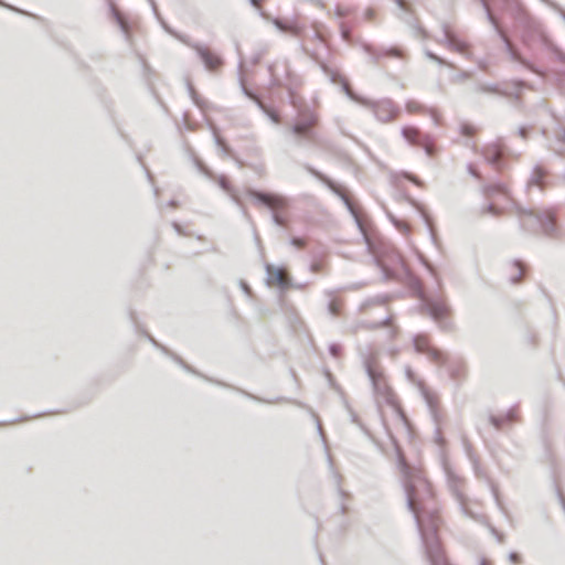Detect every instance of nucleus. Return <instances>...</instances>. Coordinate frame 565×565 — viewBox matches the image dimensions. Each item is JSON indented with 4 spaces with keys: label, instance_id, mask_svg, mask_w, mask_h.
<instances>
[{
    "label": "nucleus",
    "instance_id": "b1692460",
    "mask_svg": "<svg viewBox=\"0 0 565 565\" xmlns=\"http://www.w3.org/2000/svg\"><path fill=\"white\" fill-rule=\"evenodd\" d=\"M473 90L480 94H493L499 96H508V93L502 90L498 84L494 83H478L475 85Z\"/></svg>",
    "mask_w": 565,
    "mask_h": 565
},
{
    "label": "nucleus",
    "instance_id": "9b49d317",
    "mask_svg": "<svg viewBox=\"0 0 565 565\" xmlns=\"http://www.w3.org/2000/svg\"><path fill=\"white\" fill-rule=\"evenodd\" d=\"M358 103L361 105H364L366 107H370L373 110L374 116L380 121H383V122H387V121L395 119V117L397 116V113H398L394 108V105H393L392 100H390V99L372 102V100H367L362 97V102H358Z\"/></svg>",
    "mask_w": 565,
    "mask_h": 565
},
{
    "label": "nucleus",
    "instance_id": "412c9836",
    "mask_svg": "<svg viewBox=\"0 0 565 565\" xmlns=\"http://www.w3.org/2000/svg\"><path fill=\"white\" fill-rule=\"evenodd\" d=\"M236 51H237V54L239 55V62H238V65H237V72H238V79H239V84H241V90L242 93L256 102V104L258 105L259 108H264L263 107V104L256 98V95L250 90L248 89L245 85H244V82H243V78H242V71H243V66H244V62L241 57V50H239V45L236 44Z\"/></svg>",
    "mask_w": 565,
    "mask_h": 565
},
{
    "label": "nucleus",
    "instance_id": "a211bd4d",
    "mask_svg": "<svg viewBox=\"0 0 565 565\" xmlns=\"http://www.w3.org/2000/svg\"><path fill=\"white\" fill-rule=\"evenodd\" d=\"M510 2L504 8L505 11H508L513 19L515 20L516 24H520L522 20H526L531 17V14L526 11L524 6L520 0H509Z\"/></svg>",
    "mask_w": 565,
    "mask_h": 565
},
{
    "label": "nucleus",
    "instance_id": "9d476101",
    "mask_svg": "<svg viewBox=\"0 0 565 565\" xmlns=\"http://www.w3.org/2000/svg\"><path fill=\"white\" fill-rule=\"evenodd\" d=\"M303 168L306 169V171H308L312 177L317 178L319 181H321L323 184H326L328 186V189H330L344 204V206L347 207V210L350 212V214L355 218L356 221V224L359 227H361V224H360V221L358 218V215H356V212L353 207V205L351 204L350 200L347 198L345 194H343L340 189L338 188V185L335 184V182L333 180H331L329 177H327L326 174H323L322 172L318 171L317 169H315L312 166L308 164V163H305L303 164Z\"/></svg>",
    "mask_w": 565,
    "mask_h": 565
},
{
    "label": "nucleus",
    "instance_id": "8fccbe9b",
    "mask_svg": "<svg viewBox=\"0 0 565 565\" xmlns=\"http://www.w3.org/2000/svg\"><path fill=\"white\" fill-rule=\"evenodd\" d=\"M467 171L470 175H472L473 178H477V179H480V174L479 172L473 168L472 164H467Z\"/></svg>",
    "mask_w": 565,
    "mask_h": 565
},
{
    "label": "nucleus",
    "instance_id": "f704fd0d",
    "mask_svg": "<svg viewBox=\"0 0 565 565\" xmlns=\"http://www.w3.org/2000/svg\"><path fill=\"white\" fill-rule=\"evenodd\" d=\"M151 1V4H152V9H153V12L154 14L158 17V19L160 20V23L162 25V28L164 29L166 32H168L169 34L173 35L174 38H177L179 40V36H183L182 34H179L177 33L174 30H172L160 17H159V13L157 11V8H156V4L153 2V0H150Z\"/></svg>",
    "mask_w": 565,
    "mask_h": 565
},
{
    "label": "nucleus",
    "instance_id": "0eeeda50",
    "mask_svg": "<svg viewBox=\"0 0 565 565\" xmlns=\"http://www.w3.org/2000/svg\"><path fill=\"white\" fill-rule=\"evenodd\" d=\"M247 195L252 198L256 203L264 205L270 210H281L287 206V200L284 196L275 193L248 189ZM271 222L276 226L284 225V218L280 215H278L275 211L271 212Z\"/></svg>",
    "mask_w": 565,
    "mask_h": 565
},
{
    "label": "nucleus",
    "instance_id": "e433bc0d",
    "mask_svg": "<svg viewBox=\"0 0 565 565\" xmlns=\"http://www.w3.org/2000/svg\"><path fill=\"white\" fill-rule=\"evenodd\" d=\"M339 30H340L341 38L345 42H350L352 29L350 26H348L344 22H340Z\"/></svg>",
    "mask_w": 565,
    "mask_h": 565
},
{
    "label": "nucleus",
    "instance_id": "7c9ffc66",
    "mask_svg": "<svg viewBox=\"0 0 565 565\" xmlns=\"http://www.w3.org/2000/svg\"><path fill=\"white\" fill-rule=\"evenodd\" d=\"M216 182L218 184V186L224 190L226 193H228L232 198V200L236 203V204H239V200L236 198V195L233 193V188L230 183V181L227 180V178L225 175H218L216 178Z\"/></svg>",
    "mask_w": 565,
    "mask_h": 565
},
{
    "label": "nucleus",
    "instance_id": "3c124183",
    "mask_svg": "<svg viewBox=\"0 0 565 565\" xmlns=\"http://www.w3.org/2000/svg\"><path fill=\"white\" fill-rule=\"evenodd\" d=\"M435 441L439 445H443L445 443L439 428H436L435 430Z\"/></svg>",
    "mask_w": 565,
    "mask_h": 565
},
{
    "label": "nucleus",
    "instance_id": "423d86ee",
    "mask_svg": "<svg viewBox=\"0 0 565 565\" xmlns=\"http://www.w3.org/2000/svg\"><path fill=\"white\" fill-rule=\"evenodd\" d=\"M479 1L484 10L487 20L492 25L497 35L502 41V43L504 45V51L509 55L510 60L523 65L524 67H526L527 70H530L532 72H535L534 66L521 55V53L511 44L507 34L500 29L495 17L491 13V11L489 9L488 2L486 0H479Z\"/></svg>",
    "mask_w": 565,
    "mask_h": 565
},
{
    "label": "nucleus",
    "instance_id": "f3484780",
    "mask_svg": "<svg viewBox=\"0 0 565 565\" xmlns=\"http://www.w3.org/2000/svg\"><path fill=\"white\" fill-rule=\"evenodd\" d=\"M393 2L397 6L399 10L404 12L398 18L407 23L411 28H413L417 33H420L424 38L427 36V32L423 29L418 23L412 20L408 14L412 13L411 6L406 2V0H393Z\"/></svg>",
    "mask_w": 565,
    "mask_h": 565
},
{
    "label": "nucleus",
    "instance_id": "f03ea898",
    "mask_svg": "<svg viewBox=\"0 0 565 565\" xmlns=\"http://www.w3.org/2000/svg\"><path fill=\"white\" fill-rule=\"evenodd\" d=\"M365 243L369 253L372 255L373 263L382 271L383 280L395 278L394 270L390 268L385 259L391 264H399L406 270L409 287L422 301L420 311L427 313L436 322H439L447 315L448 307L441 301L426 297L420 280L405 268L402 257L395 252L393 246L383 241L373 242L367 237H365Z\"/></svg>",
    "mask_w": 565,
    "mask_h": 565
},
{
    "label": "nucleus",
    "instance_id": "de8ad7c7",
    "mask_svg": "<svg viewBox=\"0 0 565 565\" xmlns=\"http://www.w3.org/2000/svg\"><path fill=\"white\" fill-rule=\"evenodd\" d=\"M405 375L409 382L415 383V374H414L412 367L408 365L405 366Z\"/></svg>",
    "mask_w": 565,
    "mask_h": 565
},
{
    "label": "nucleus",
    "instance_id": "79ce46f5",
    "mask_svg": "<svg viewBox=\"0 0 565 565\" xmlns=\"http://www.w3.org/2000/svg\"><path fill=\"white\" fill-rule=\"evenodd\" d=\"M328 350L333 358H339L341 354V345L339 343H330Z\"/></svg>",
    "mask_w": 565,
    "mask_h": 565
},
{
    "label": "nucleus",
    "instance_id": "a19ab883",
    "mask_svg": "<svg viewBox=\"0 0 565 565\" xmlns=\"http://www.w3.org/2000/svg\"><path fill=\"white\" fill-rule=\"evenodd\" d=\"M362 47H363V50H364L366 53H369V54L371 55V60H372V62H373V63H377V61H379V60H380V57H381V54H377V53L373 52V50H372L371 45H369V44H366V43H364V44L362 45Z\"/></svg>",
    "mask_w": 565,
    "mask_h": 565
},
{
    "label": "nucleus",
    "instance_id": "1a4fd4ad",
    "mask_svg": "<svg viewBox=\"0 0 565 565\" xmlns=\"http://www.w3.org/2000/svg\"><path fill=\"white\" fill-rule=\"evenodd\" d=\"M317 122V117L313 113L306 110L300 114V118L291 127V132L307 142L316 143L317 134L313 130V126Z\"/></svg>",
    "mask_w": 565,
    "mask_h": 565
},
{
    "label": "nucleus",
    "instance_id": "2eb2a0df",
    "mask_svg": "<svg viewBox=\"0 0 565 565\" xmlns=\"http://www.w3.org/2000/svg\"><path fill=\"white\" fill-rule=\"evenodd\" d=\"M322 70L330 77V81L333 84H340L341 85V88H342L343 93L351 100L362 102V97L352 92V89L350 88L349 83L347 82V79L344 77H342L337 72H333L332 70H330L327 65H322Z\"/></svg>",
    "mask_w": 565,
    "mask_h": 565
},
{
    "label": "nucleus",
    "instance_id": "cd10ccee",
    "mask_svg": "<svg viewBox=\"0 0 565 565\" xmlns=\"http://www.w3.org/2000/svg\"><path fill=\"white\" fill-rule=\"evenodd\" d=\"M545 175H546L545 169H543L540 164H536L533 168L532 173L527 180V186H533V185L542 186V182H543V179Z\"/></svg>",
    "mask_w": 565,
    "mask_h": 565
},
{
    "label": "nucleus",
    "instance_id": "6e6552de",
    "mask_svg": "<svg viewBox=\"0 0 565 565\" xmlns=\"http://www.w3.org/2000/svg\"><path fill=\"white\" fill-rule=\"evenodd\" d=\"M179 41L195 51L209 72H213L224 64V60L220 55L210 51L205 45L191 41L189 36H179Z\"/></svg>",
    "mask_w": 565,
    "mask_h": 565
},
{
    "label": "nucleus",
    "instance_id": "4468645a",
    "mask_svg": "<svg viewBox=\"0 0 565 565\" xmlns=\"http://www.w3.org/2000/svg\"><path fill=\"white\" fill-rule=\"evenodd\" d=\"M267 285H276L281 291L292 287L291 279L282 276L281 269L270 264L265 265Z\"/></svg>",
    "mask_w": 565,
    "mask_h": 565
},
{
    "label": "nucleus",
    "instance_id": "58836bf2",
    "mask_svg": "<svg viewBox=\"0 0 565 565\" xmlns=\"http://www.w3.org/2000/svg\"><path fill=\"white\" fill-rule=\"evenodd\" d=\"M328 313L332 317H338L340 315V306L337 301L331 300L327 306Z\"/></svg>",
    "mask_w": 565,
    "mask_h": 565
},
{
    "label": "nucleus",
    "instance_id": "c85d7f7f",
    "mask_svg": "<svg viewBox=\"0 0 565 565\" xmlns=\"http://www.w3.org/2000/svg\"><path fill=\"white\" fill-rule=\"evenodd\" d=\"M514 417V413L512 409L508 411L504 416H494V415H490L489 416V422L490 424L495 428V429H501L502 425L504 424V422L507 420H512Z\"/></svg>",
    "mask_w": 565,
    "mask_h": 565
},
{
    "label": "nucleus",
    "instance_id": "5fc2aeb1",
    "mask_svg": "<svg viewBox=\"0 0 565 565\" xmlns=\"http://www.w3.org/2000/svg\"><path fill=\"white\" fill-rule=\"evenodd\" d=\"M348 13H349V11L343 10V9H342V8H340V7H337V8L334 9V14H335V17H338V18L344 17V15H347Z\"/></svg>",
    "mask_w": 565,
    "mask_h": 565
},
{
    "label": "nucleus",
    "instance_id": "bf43d9fd",
    "mask_svg": "<svg viewBox=\"0 0 565 565\" xmlns=\"http://www.w3.org/2000/svg\"><path fill=\"white\" fill-rule=\"evenodd\" d=\"M557 497H558L559 503L562 504L563 510L565 512V498H564V495L561 493V491L558 489H557Z\"/></svg>",
    "mask_w": 565,
    "mask_h": 565
},
{
    "label": "nucleus",
    "instance_id": "aec40b11",
    "mask_svg": "<svg viewBox=\"0 0 565 565\" xmlns=\"http://www.w3.org/2000/svg\"><path fill=\"white\" fill-rule=\"evenodd\" d=\"M186 154H188V158L189 160L193 163L194 168L203 175H205L206 178L213 180L214 179V174L213 172L204 164V162L202 160H200L194 151L190 148V147H186Z\"/></svg>",
    "mask_w": 565,
    "mask_h": 565
},
{
    "label": "nucleus",
    "instance_id": "f8f14e48",
    "mask_svg": "<svg viewBox=\"0 0 565 565\" xmlns=\"http://www.w3.org/2000/svg\"><path fill=\"white\" fill-rule=\"evenodd\" d=\"M401 135L411 146H422L428 157L434 154V148L428 136L423 135L418 128L405 126L401 129Z\"/></svg>",
    "mask_w": 565,
    "mask_h": 565
},
{
    "label": "nucleus",
    "instance_id": "e2e57ef3",
    "mask_svg": "<svg viewBox=\"0 0 565 565\" xmlns=\"http://www.w3.org/2000/svg\"><path fill=\"white\" fill-rule=\"evenodd\" d=\"M364 17L366 19H373L374 17V11L372 9H366L365 12H364Z\"/></svg>",
    "mask_w": 565,
    "mask_h": 565
},
{
    "label": "nucleus",
    "instance_id": "dca6fc26",
    "mask_svg": "<svg viewBox=\"0 0 565 565\" xmlns=\"http://www.w3.org/2000/svg\"><path fill=\"white\" fill-rule=\"evenodd\" d=\"M481 153L484 158V160L494 167L495 169H501L502 166V154L503 149L499 145L490 143L487 145L482 150Z\"/></svg>",
    "mask_w": 565,
    "mask_h": 565
},
{
    "label": "nucleus",
    "instance_id": "052dcab7",
    "mask_svg": "<svg viewBox=\"0 0 565 565\" xmlns=\"http://www.w3.org/2000/svg\"><path fill=\"white\" fill-rule=\"evenodd\" d=\"M317 430H318V434L320 435V437L322 439V443H326V438H324L323 433H322L321 424L319 422H317Z\"/></svg>",
    "mask_w": 565,
    "mask_h": 565
},
{
    "label": "nucleus",
    "instance_id": "6e6d98bb",
    "mask_svg": "<svg viewBox=\"0 0 565 565\" xmlns=\"http://www.w3.org/2000/svg\"><path fill=\"white\" fill-rule=\"evenodd\" d=\"M467 78H469V73L461 72V73L457 74L454 79L459 82V81H466Z\"/></svg>",
    "mask_w": 565,
    "mask_h": 565
},
{
    "label": "nucleus",
    "instance_id": "5701e85b",
    "mask_svg": "<svg viewBox=\"0 0 565 565\" xmlns=\"http://www.w3.org/2000/svg\"><path fill=\"white\" fill-rule=\"evenodd\" d=\"M448 481H449L450 491L455 495V498L458 500V502L460 503V508H461L463 514L475 519V514L471 511L467 510L463 505V498H462V494L459 491L458 484H457L459 482V480L457 478L448 475Z\"/></svg>",
    "mask_w": 565,
    "mask_h": 565
},
{
    "label": "nucleus",
    "instance_id": "2f4dec72",
    "mask_svg": "<svg viewBox=\"0 0 565 565\" xmlns=\"http://www.w3.org/2000/svg\"><path fill=\"white\" fill-rule=\"evenodd\" d=\"M273 85H275V86H284L288 90V93H289L290 103L295 107L298 106V100H297V97H296V93H295V88H294V83L281 84L278 79L273 78Z\"/></svg>",
    "mask_w": 565,
    "mask_h": 565
},
{
    "label": "nucleus",
    "instance_id": "a18cd8bd",
    "mask_svg": "<svg viewBox=\"0 0 565 565\" xmlns=\"http://www.w3.org/2000/svg\"><path fill=\"white\" fill-rule=\"evenodd\" d=\"M214 141H215V143L217 146H220V150H221L222 153H224V154H228L230 153L231 149L227 146L222 145L221 137H218L215 132H214Z\"/></svg>",
    "mask_w": 565,
    "mask_h": 565
},
{
    "label": "nucleus",
    "instance_id": "680f3d73",
    "mask_svg": "<svg viewBox=\"0 0 565 565\" xmlns=\"http://www.w3.org/2000/svg\"><path fill=\"white\" fill-rule=\"evenodd\" d=\"M407 179L415 184H420V180L413 174H408Z\"/></svg>",
    "mask_w": 565,
    "mask_h": 565
},
{
    "label": "nucleus",
    "instance_id": "ea45409f",
    "mask_svg": "<svg viewBox=\"0 0 565 565\" xmlns=\"http://www.w3.org/2000/svg\"><path fill=\"white\" fill-rule=\"evenodd\" d=\"M513 266L518 269V274L515 276H511L510 281L511 284H518L522 277L521 262L514 260Z\"/></svg>",
    "mask_w": 565,
    "mask_h": 565
},
{
    "label": "nucleus",
    "instance_id": "4c0bfd02",
    "mask_svg": "<svg viewBox=\"0 0 565 565\" xmlns=\"http://www.w3.org/2000/svg\"><path fill=\"white\" fill-rule=\"evenodd\" d=\"M484 213H490L494 216H498L501 214V210L498 209L494 204L488 203L481 207V214H484Z\"/></svg>",
    "mask_w": 565,
    "mask_h": 565
},
{
    "label": "nucleus",
    "instance_id": "ddd939ff",
    "mask_svg": "<svg viewBox=\"0 0 565 565\" xmlns=\"http://www.w3.org/2000/svg\"><path fill=\"white\" fill-rule=\"evenodd\" d=\"M413 345L417 353L427 354L435 363L444 364L446 362L445 354L441 351L431 348L428 344L426 337L422 334L414 335Z\"/></svg>",
    "mask_w": 565,
    "mask_h": 565
},
{
    "label": "nucleus",
    "instance_id": "bb28decb",
    "mask_svg": "<svg viewBox=\"0 0 565 565\" xmlns=\"http://www.w3.org/2000/svg\"><path fill=\"white\" fill-rule=\"evenodd\" d=\"M108 8H109V12H110L111 17L118 24L119 29L126 35V38H128L129 36L128 23L122 19L120 12L117 10L114 2L109 1Z\"/></svg>",
    "mask_w": 565,
    "mask_h": 565
},
{
    "label": "nucleus",
    "instance_id": "49530a36",
    "mask_svg": "<svg viewBox=\"0 0 565 565\" xmlns=\"http://www.w3.org/2000/svg\"><path fill=\"white\" fill-rule=\"evenodd\" d=\"M460 132L461 135L469 137L475 132V128L469 124H462L460 126Z\"/></svg>",
    "mask_w": 565,
    "mask_h": 565
},
{
    "label": "nucleus",
    "instance_id": "37998d69",
    "mask_svg": "<svg viewBox=\"0 0 565 565\" xmlns=\"http://www.w3.org/2000/svg\"><path fill=\"white\" fill-rule=\"evenodd\" d=\"M499 191L504 192V186H503L502 184L487 185V186L484 188V193H486L487 195H491V194H493L494 192H499Z\"/></svg>",
    "mask_w": 565,
    "mask_h": 565
},
{
    "label": "nucleus",
    "instance_id": "a878e982",
    "mask_svg": "<svg viewBox=\"0 0 565 565\" xmlns=\"http://www.w3.org/2000/svg\"><path fill=\"white\" fill-rule=\"evenodd\" d=\"M273 24L280 32H290L294 35H298L301 31V28L297 23L282 21L277 18L273 20Z\"/></svg>",
    "mask_w": 565,
    "mask_h": 565
},
{
    "label": "nucleus",
    "instance_id": "4d7b16f0",
    "mask_svg": "<svg viewBox=\"0 0 565 565\" xmlns=\"http://www.w3.org/2000/svg\"><path fill=\"white\" fill-rule=\"evenodd\" d=\"M239 286L242 288V290L246 294V295H249L250 294V287L248 286L247 282H245L244 280H241L239 281Z\"/></svg>",
    "mask_w": 565,
    "mask_h": 565
},
{
    "label": "nucleus",
    "instance_id": "c9c22d12",
    "mask_svg": "<svg viewBox=\"0 0 565 565\" xmlns=\"http://www.w3.org/2000/svg\"><path fill=\"white\" fill-rule=\"evenodd\" d=\"M405 108L408 113H419L426 110L425 106L416 100H407Z\"/></svg>",
    "mask_w": 565,
    "mask_h": 565
},
{
    "label": "nucleus",
    "instance_id": "7ed1b4c3",
    "mask_svg": "<svg viewBox=\"0 0 565 565\" xmlns=\"http://www.w3.org/2000/svg\"><path fill=\"white\" fill-rule=\"evenodd\" d=\"M518 26L521 31L520 39L523 45L533 49L536 43H540L543 47L551 51L558 61L565 62V53L552 42L539 20L531 15L526 20L523 19Z\"/></svg>",
    "mask_w": 565,
    "mask_h": 565
},
{
    "label": "nucleus",
    "instance_id": "c03bdc74",
    "mask_svg": "<svg viewBox=\"0 0 565 565\" xmlns=\"http://www.w3.org/2000/svg\"><path fill=\"white\" fill-rule=\"evenodd\" d=\"M289 244L296 248H303L306 246V241L301 237H291L289 239Z\"/></svg>",
    "mask_w": 565,
    "mask_h": 565
},
{
    "label": "nucleus",
    "instance_id": "774afa93",
    "mask_svg": "<svg viewBox=\"0 0 565 565\" xmlns=\"http://www.w3.org/2000/svg\"><path fill=\"white\" fill-rule=\"evenodd\" d=\"M491 533L495 535L500 542L502 541V535L494 527H491Z\"/></svg>",
    "mask_w": 565,
    "mask_h": 565
},
{
    "label": "nucleus",
    "instance_id": "09e8293b",
    "mask_svg": "<svg viewBox=\"0 0 565 565\" xmlns=\"http://www.w3.org/2000/svg\"><path fill=\"white\" fill-rule=\"evenodd\" d=\"M263 55H264L263 51L255 53L250 58L252 64H254V65L258 64L260 62Z\"/></svg>",
    "mask_w": 565,
    "mask_h": 565
},
{
    "label": "nucleus",
    "instance_id": "72a5a7b5",
    "mask_svg": "<svg viewBox=\"0 0 565 565\" xmlns=\"http://www.w3.org/2000/svg\"><path fill=\"white\" fill-rule=\"evenodd\" d=\"M186 88H188L189 95H190L191 99L193 100V103L199 108L203 109L204 102L201 99V97L199 96V94L194 89L193 85L189 81L186 82Z\"/></svg>",
    "mask_w": 565,
    "mask_h": 565
},
{
    "label": "nucleus",
    "instance_id": "6ab92c4d",
    "mask_svg": "<svg viewBox=\"0 0 565 565\" xmlns=\"http://www.w3.org/2000/svg\"><path fill=\"white\" fill-rule=\"evenodd\" d=\"M443 29V38L438 40L440 43L446 44L449 49L462 52L466 47V44L461 41H459L454 34L450 33L447 24L441 25Z\"/></svg>",
    "mask_w": 565,
    "mask_h": 565
},
{
    "label": "nucleus",
    "instance_id": "39448f33",
    "mask_svg": "<svg viewBox=\"0 0 565 565\" xmlns=\"http://www.w3.org/2000/svg\"><path fill=\"white\" fill-rule=\"evenodd\" d=\"M365 373L372 384L373 393L375 395L376 402L380 404L381 402L395 406V397L392 388L385 382L383 374L379 371L372 363L371 360L366 359L364 361Z\"/></svg>",
    "mask_w": 565,
    "mask_h": 565
},
{
    "label": "nucleus",
    "instance_id": "13d9d810",
    "mask_svg": "<svg viewBox=\"0 0 565 565\" xmlns=\"http://www.w3.org/2000/svg\"><path fill=\"white\" fill-rule=\"evenodd\" d=\"M428 111H429V114L431 116V119H433L434 124L438 125L439 124V118H438L435 109H429Z\"/></svg>",
    "mask_w": 565,
    "mask_h": 565
},
{
    "label": "nucleus",
    "instance_id": "c756f323",
    "mask_svg": "<svg viewBox=\"0 0 565 565\" xmlns=\"http://www.w3.org/2000/svg\"><path fill=\"white\" fill-rule=\"evenodd\" d=\"M328 463L337 487V492L341 500H343L347 497V492L341 488V476L334 470L330 455H328Z\"/></svg>",
    "mask_w": 565,
    "mask_h": 565
},
{
    "label": "nucleus",
    "instance_id": "603ef678",
    "mask_svg": "<svg viewBox=\"0 0 565 565\" xmlns=\"http://www.w3.org/2000/svg\"><path fill=\"white\" fill-rule=\"evenodd\" d=\"M508 557H509V561L514 563V564L520 562V556L515 552H510Z\"/></svg>",
    "mask_w": 565,
    "mask_h": 565
},
{
    "label": "nucleus",
    "instance_id": "338daca9",
    "mask_svg": "<svg viewBox=\"0 0 565 565\" xmlns=\"http://www.w3.org/2000/svg\"><path fill=\"white\" fill-rule=\"evenodd\" d=\"M339 511H340L341 514H345L347 513V507H345L343 501L339 505Z\"/></svg>",
    "mask_w": 565,
    "mask_h": 565
},
{
    "label": "nucleus",
    "instance_id": "0e129e2a",
    "mask_svg": "<svg viewBox=\"0 0 565 565\" xmlns=\"http://www.w3.org/2000/svg\"><path fill=\"white\" fill-rule=\"evenodd\" d=\"M425 54H426V56H427L429 60H431V61H434V60H438V55H436L435 53H433V52H430V51H426V53H425Z\"/></svg>",
    "mask_w": 565,
    "mask_h": 565
},
{
    "label": "nucleus",
    "instance_id": "20e7f679",
    "mask_svg": "<svg viewBox=\"0 0 565 565\" xmlns=\"http://www.w3.org/2000/svg\"><path fill=\"white\" fill-rule=\"evenodd\" d=\"M515 213L520 218V227L523 231L527 230L525 218L534 220L540 226L542 232L547 236H556L557 235V225L555 223V215L552 213L545 212H536L531 209H525L521 206L519 203H513Z\"/></svg>",
    "mask_w": 565,
    "mask_h": 565
},
{
    "label": "nucleus",
    "instance_id": "4be33fe9",
    "mask_svg": "<svg viewBox=\"0 0 565 565\" xmlns=\"http://www.w3.org/2000/svg\"><path fill=\"white\" fill-rule=\"evenodd\" d=\"M147 338L156 348L160 349L164 354L171 356L185 371L196 374V371H194L190 365H188L180 356L170 352L164 345L160 344L153 337L148 334Z\"/></svg>",
    "mask_w": 565,
    "mask_h": 565
},
{
    "label": "nucleus",
    "instance_id": "69168bd1",
    "mask_svg": "<svg viewBox=\"0 0 565 565\" xmlns=\"http://www.w3.org/2000/svg\"><path fill=\"white\" fill-rule=\"evenodd\" d=\"M390 321H391V317L387 316L380 323H377L376 326L377 327H383V326L387 324Z\"/></svg>",
    "mask_w": 565,
    "mask_h": 565
},
{
    "label": "nucleus",
    "instance_id": "393cba45",
    "mask_svg": "<svg viewBox=\"0 0 565 565\" xmlns=\"http://www.w3.org/2000/svg\"><path fill=\"white\" fill-rule=\"evenodd\" d=\"M417 386L419 387L420 394L426 402L430 414L435 422H437V411H436V401L434 396L429 393V391L425 387L424 383L422 381L417 382Z\"/></svg>",
    "mask_w": 565,
    "mask_h": 565
},
{
    "label": "nucleus",
    "instance_id": "473e14b6",
    "mask_svg": "<svg viewBox=\"0 0 565 565\" xmlns=\"http://www.w3.org/2000/svg\"><path fill=\"white\" fill-rule=\"evenodd\" d=\"M555 139L565 146V127L557 125L555 128ZM557 156H565V147L554 150Z\"/></svg>",
    "mask_w": 565,
    "mask_h": 565
},
{
    "label": "nucleus",
    "instance_id": "f257e3e1",
    "mask_svg": "<svg viewBox=\"0 0 565 565\" xmlns=\"http://www.w3.org/2000/svg\"><path fill=\"white\" fill-rule=\"evenodd\" d=\"M403 475V487L406 497L407 509L414 514L425 554L430 565H450L446 559L437 532L440 524L439 516L434 512L425 511L419 507L417 488L425 486L426 481L418 475H413L411 467L403 460L399 461Z\"/></svg>",
    "mask_w": 565,
    "mask_h": 565
},
{
    "label": "nucleus",
    "instance_id": "864d4df0",
    "mask_svg": "<svg viewBox=\"0 0 565 565\" xmlns=\"http://www.w3.org/2000/svg\"><path fill=\"white\" fill-rule=\"evenodd\" d=\"M527 131H529L527 127H524V126H521V127H519V129H518V134H519V136H520L521 138H523V139L527 138Z\"/></svg>",
    "mask_w": 565,
    "mask_h": 565
}]
</instances>
